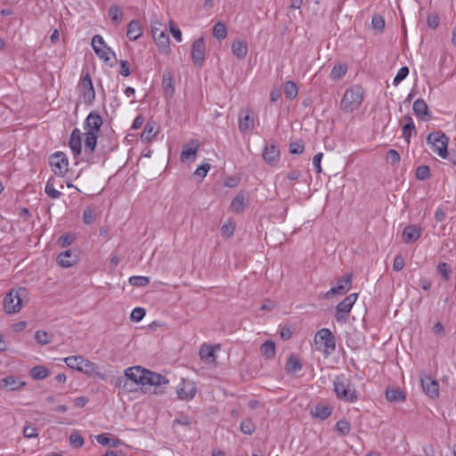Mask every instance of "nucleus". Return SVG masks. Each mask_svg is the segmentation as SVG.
<instances>
[{
    "label": "nucleus",
    "mask_w": 456,
    "mask_h": 456,
    "mask_svg": "<svg viewBox=\"0 0 456 456\" xmlns=\"http://www.w3.org/2000/svg\"><path fill=\"white\" fill-rule=\"evenodd\" d=\"M146 369L142 368L141 366H134L126 369L125 373L127 377L128 382L132 381L136 385H142L144 381Z\"/></svg>",
    "instance_id": "5701e85b"
},
{
    "label": "nucleus",
    "mask_w": 456,
    "mask_h": 456,
    "mask_svg": "<svg viewBox=\"0 0 456 456\" xmlns=\"http://www.w3.org/2000/svg\"><path fill=\"white\" fill-rule=\"evenodd\" d=\"M162 86H163V90H164V93L166 95H169V96L173 95V94L175 92V88H174V85H173L172 77L164 75L163 80H162Z\"/></svg>",
    "instance_id": "49530a36"
},
{
    "label": "nucleus",
    "mask_w": 456,
    "mask_h": 456,
    "mask_svg": "<svg viewBox=\"0 0 456 456\" xmlns=\"http://www.w3.org/2000/svg\"><path fill=\"white\" fill-rule=\"evenodd\" d=\"M162 24L154 22L151 24V34L159 47L167 50L169 48V37L164 30L160 29Z\"/></svg>",
    "instance_id": "dca6fc26"
},
{
    "label": "nucleus",
    "mask_w": 456,
    "mask_h": 456,
    "mask_svg": "<svg viewBox=\"0 0 456 456\" xmlns=\"http://www.w3.org/2000/svg\"><path fill=\"white\" fill-rule=\"evenodd\" d=\"M102 125V117L95 112H90L85 120V129L86 132L97 134Z\"/></svg>",
    "instance_id": "b1692460"
},
{
    "label": "nucleus",
    "mask_w": 456,
    "mask_h": 456,
    "mask_svg": "<svg viewBox=\"0 0 456 456\" xmlns=\"http://www.w3.org/2000/svg\"><path fill=\"white\" fill-rule=\"evenodd\" d=\"M353 274L347 273L338 279L337 285L330 288L324 295L325 299H330L335 295H345L352 287Z\"/></svg>",
    "instance_id": "6e6552de"
},
{
    "label": "nucleus",
    "mask_w": 456,
    "mask_h": 456,
    "mask_svg": "<svg viewBox=\"0 0 456 456\" xmlns=\"http://www.w3.org/2000/svg\"><path fill=\"white\" fill-rule=\"evenodd\" d=\"M73 157L77 159L82 153V133L78 128L72 130L69 142Z\"/></svg>",
    "instance_id": "6ab92c4d"
},
{
    "label": "nucleus",
    "mask_w": 456,
    "mask_h": 456,
    "mask_svg": "<svg viewBox=\"0 0 456 456\" xmlns=\"http://www.w3.org/2000/svg\"><path fill=\"white\" fill-rule=\"evenodd\" d=\"M56 261L60 266L69 268L77 263L78 256L76 250L67 249L57 256Z\"/></svg>",
    "instance_id": "a211bd4d"
},
{
    "label": "nucleus",
    "mask_w": 456,
    "mask_h": 456,
    "mask_svg": "<svg viewBox=\"0 0 456 456\" xmlns=\"http://www.w3.org/2000/svg\"><path fill=\"white\" fill-rule=\"evenodd\" d=\"M333 391L340 401L349 403L358 401V393L354 384L344 375L336 377L333 381Z\"/></svg>",
    "instance_id": "f257e3e1"
},
{
    "label": "nucleus",
    "mask_w": 456,
    "mask_h": 456,
    "mask_svg": "<svg viewBox=\"0 0 456 456\" xmlns=\"http://www.w3.org/2000/svg\"><path fill=\"white\" fill-rule=\"evenodd\" d=\"M79 86L84 103L91 105L95 99V91L88 72L82 76Z\"/></svg>",
    "instance_id": "9b49d317"
},
{
    "label": "nucleus",
    "mask_w": 456,
    "mask_h": 456,
    "mask_svg": "<svg viewBox=\"0 0 456 456\" xmlns=\"http://www.w3.org/2000/svg\"><path fill=\"white\" fill-rule=\"evenodd\" d=\"M26 383L14 376H8L0 379V387L12 391L19 390L24 387Z\"/></svg>",
    "instance_id": "a878e982"
},
{
    "label": "nucleus",
    "mask_w": 456,
    "mask_h": 456,
    "mask_svg": "<svg viewBox=\"0 0 456 456\" xmlns=\"http://www.w3.org/2000/svg\"><path fill=\"white\" fill-rule=\"evenodd\" d=\"M420 235L421 228L414 224H410L404 228L402 236L403 240L405 243L410 244L417 241L419 239Z\"/></svg>",
    "instance_id": "393cba45"
},
{
    "label": "nucleus",
    "mask_w": 456,
    "mask_h": 456,
    "mask_svg": "<svg viewBox=\"0 0 456 456\" xmlns=\"http://www.w3.org/2000/svg\"><path fill=\"white\" fill-rule=\"evenodd\" d=\"M129 283L134 287H145L150 283V278L147 276H132L129 278Z\"/></svg>",
    "instance_id": "de8ad7c7"
},
{
    "label": "nucleus",
    "mask_w": 456,
    "mask_h": 456,
    "mask_svg": "<svg viewBox=\"0 0 456 456\" xmlns=\"http://www.w3.org/2000/svg\"><path fill=\"white\" fill-rule=\"evenodd\" d=\"M115 387L122 388L126 391H132V388L129 387V382L126 374L116 379Z\"/></svg>",
    "instance_id": "13d9d810"
},
{
    "label": "nucleus",
    "mask_w": 456,
    "mask_h": 456,
    "mask_svg": "<svg viewBox=\"0 0 456 456\" xmlns=\"http://www.w3.org/2000/svg\"><path fill=\"white\" fill-rule=\"evenodd\" d=\"M169 380L159 373L146 370L144 375L143 386L149 385L154 387V394L160 395L164 393V386H167Z\"/></svg>",
    "instance_id": "1a4fd4ad"
},
{
    "label": "nucleus",
    "mask_w": 456,
    "mask_h": 456,
    "mask_svg": "<svg viewBox=\"0 0 456 456\" xmlns=\"http://www.w3.org/2000/svg\"><path fill=\"white\" fill-rule=\"evenodd\" d=\"M123 10L118 4H112L109 9V16L115 25H119L123 19Z\"/></svg>",
    "instance_id": "72a5a7b5"
},
{
    "label": "nucleus",
    "mask_w": 456,
    "mask_h": 456,
    "mask_svg": "<svg viewBox=\"0 0 456 456\" xmlns=\"http://www.w3.org/2000/svg\"><path fill=\"white\" fill-rule=\"evenodd\" d=\"M386 159L392 165H397L400 162V154L395 150H389L387 152Z\"/></svg>",
    "instance_id": "680f3d73"
},
{
    "label": "nucleus",
    "mask_w": 456,
    "mask_h": 456,
    "mask_svg": "<svg viewBox=\"0 0 456 456\" xmlns=\"http://www.w3.org/2000/svg\"><path fill=\"white\" fill-rule=\"evenodd\" d=\"M284 93L290 100L296 98L298 94L297 85L293 81H287L284 85Z\"/></svg>",
    "instance_id": "37998d69"
},
{
    "label": "nucleus",
    "mask_w": 456,
    "mask_h": 456,
    "mask_svg": "<svg viewBox=\"0 0 456 456\" xmlns=\"http://www.w3.org/2000/svg\"><path fill=\"white\" fill-rule=\"evenodd\" d=\"M427 142L431 145L432 151L443 159L448 156L447 147L449 138L442 132H433L428 135Z\"/></svg>",
    "instance_id": "423d86ee"
},
{
    "label": "nucleus",
    "mask_w": 456,
    "mask_h": 456,
    "mask_svg": "<svg viewBox=\"0 0 456 456\" xmlns=\"http://www.w3.org/2000/svg\"><path fill=\"white\" fill-rule=\"evenodd\" d=\"M334 430L340 436H347L351 431V424L347 419H341L336 423Z\"/></svg>",
    "instance_id": "e433bc0d"
},
{
    "label": "nucleus",
    "mask_w": 456,
    "mask_h": 456,
    "mask_svg": "<svg viewBox=\"0 0 456 456\" xmlns=\"http://www.w3.org/2000/svg\"><path fill=\"white\" fill-rule=\"evenodd\" d=\"M196 384L189 379H182L176 387L177 397L183 401L192 400L196 395Z\"/></svg>",
    "instance_id": "ddd939ff"
},
{
    "label": "nucleus",
    "mask_w": 456,
    "mask_h": 456,
    "mask_svg": "<svg viewBox=\"0 0 456 456\" xmlns=\"http://www.w3.org/2000/svg\"><path fill=\"white\" fill-rule=\"evenodd\" d=\"M232 53L240 60H243L248 53V45L246 42L237 39L232 44Z\"/></svg>",
    "instance_id": "cd10ccee"
},
{
    "label": "nucleus",
    "mask_w": 456,
    "mask_h": 456,
    "mask_svg": "<svg viewBox=\"0 0 456 456\" xmlns=\"http://www.w3.org/2000/svg\"><path fill=\"white\" fill-rule=\"evenodd\" d=\"M304 149L305 146L302 141L293 142L289 144V152L291 154H301Z\"/></svg>",
    "instance_id": "e2e57ef3"
},
{
    "label": "nucleus",
    "mask_w": 456,
    "mask_h": 456,
    "mask_svg": "<svg viewBox=\"0 0 456 456\" xmlns=\"http://www.w3.org/2000/svg\"><path fill=\"white\" fill-rule=\"evenodd\" d=\"M119 64L118 73L123 77H128L131 74L129 62L127 61H120Z\"/></svg>",
    "instance_id": "338daca9"
},
{
    "label": "nucleus",
    "mask_w": 456,
    "mask_h": 456,
    "mask_svg": "<svg viewBox=\"0 0 456 456\" xmlns=\"http://www.w3.org/2000/svg\"><path fill=\"white\" fill-rule=\"evenodd\" d=\"M97 143V134L93 132L85 133V159L90 161L93 158V153L95 151Z\"/></svg>",
    "instance_id": "aec40b11"
},
{
    "label": "nucleus",
    "mask_w": 456,
    "mask_h": 456,
    "mask_svg": "<svg viewBox=\"0 0 456 456\" xmlns=\"http://www.w3.org/2000/svg\"><path fill=\"white\" fill-rule=\"evenodd\" d=\"M145 315V310L142 307H135L131 313V319L134 322H140Z\"/></svg>",
    "instance_id": "0e129e2a"
},
{
    "label": "nucleus",
    "mask_w": 456,
    "mask_h": 456,
    "mask_svg": "<svg viewBox=\"0 0 456 456\" xmlns=\"http://www.w3.org/2000/svg\"><path fill=\"white\" fill-rule=\"evenodd\" d=\"M156 133L154 132V126L150 123H147L143 128L141 138L142 141H150L153 136H155Z\"/></svg>",
    "instance_id": "864d4df0"
},
{
    "label": "nucleus",
    "mask_w": 456,
    "mask_h": 456,
    "mask_svg": "<svg viewBox=\"0 0 456 456\" xmlns=\"http://www.w3.org/2000/svg\"><path fill=\"white\" fill-rule=\"evenodd\" d=\"M371 25L374 29L382 31L385 28V20L381 15L376 14L372 17Z\"/></svg>",
    "instance_id": "bf43d9fd"
},
{
    "label": "nucleus",
    "mask_w": 456,
    "mask_h": 456,
    "mask_svg": "<svg viewBox=\"0 0 456 456\" xmlns=\"http://www.w3.org/2000/svg\"><path fill=\"white\" fill-rule=\"evenodd\" d=\"M405 124L403 126V137L404 141L409 143L410 138L413 133H416L415 125L412 118L410 115H405L403 117Z\"/></svg>",
    "instance_id": "c756f323"
},
{
    "label": "nucleus",
    "mask_w": 456,
    "mask_h": 456,
    "mask_svg": "<svg viewBox=\"0 0 456 456\" xmlns=\"http://www.w3.org/2000/svg\"><path fill=\"white\" fill-rule=\"evenodd\" d=\"M412 110L414 114L423 121H428L431 118V112L423 99H417L413 102Z\"/></svg>",
    "instance_id": "412c9836"
},
{
    "label": "nucleus",
    "mask_w": 456,
    "mask_h": 456,
    "mask_svg": "<svg viewBox=\"0 0 456 456\" xmlns=\"http://www.w3.org/2000/svg\"><path fill=\"white\" fill-rule=\"evenodd\" d=\"M64 362L70 369L88 376L95 375L102 379H105L104 375L99 371V367L95 362L85 359L81 355L68 356L64 359Z\"/></svg>",
    "instance_id": "f03ea898"
},
{
    "label": "nucleus",
    "mask_w": 456,
    "mask_h": 456,
    "mask_svg": "<svg viewBox=\"0 0 456 456\" xmlns=\"http://www.w3.org/2000/svg\"><path fill=\"white\" fill-rule=\"evenodd\" d=\"M209 169L210 165L208 163H205L198 167V168L194 171L193 175L204 178L207 175Z\"/></svg>",
    "instance_id": "69168bd1"
},
{
    "label": "nucleus",
    "mask_w": 456,
    "mask_h": 456,
    "mask_svg": "<svg viewBox=\"0 0 456 456\" xmlns=\"http://www.w3.org/2000/svg\"><path fill=\"white\" fill-rule=\"evenodd\" d=\"M206 45L203 37L195 40L191 45V59L194 65L201 67L205 60Z\"/></svg>",
    "instance_id": "4468645a"
},
{
    "label": "nucleus",
    "mask_w": 456,
    "mask_h": 456,
    "mask_svg": "<svg viewBox=\"0 0 456 456\" xmlns=\"http://www.w3.org/2000/svg\"><path fill=\"white\" fill-rule=\"evenodd\" d=\"M96 441L101 445H110L112 447H117L121 444V441L118 438L111 439L107 436L106 434H100L96 436Z\"/></svg>",
    "instance_id": "58836bf2"
},
{
    "label": "nucleus",
    "mask_w": 456,
    "mask_h": 456,
    "mask_svg": "<svg viewBox=\"0 0 456 456\" xmlns=\"http://www.w3.org/2000/svg\"><path fill=\"white\" fill-rule=\"evenodd\" d=\"M256 429L255 424L251 419H247L240 423V431L246 435H252Z\"/></svg>",
    "instance_id": "3c124183"
},
{
    "label": "nucleus",
    "mask_w": 456,
    "mask_h": 456,
    "mask_svg": "<svg viewBox=\"0 0 456 456\" xmlns=\"http://www.w3.org/2000/svg\"><path fill=\"white\" fill-rule=\"evenodd\" d=\"M213 36L218 40H224L227 36V29L223 22H217L213 28Z\"/></svg>",
    "instance_id": "79ce46f5"
},
{
    "label": "nucleus",
    "mask_w": 456,
    "mask_h": 456,
    "mask_svg": "<svg viewBox=\"0 0 456 456\" xmlns=\"http://www.w3.org/2000/svg\"><path fill=\"white\" fill-rule=\"evenodd\" d=\"M50 165L55 175L64 176L68 171L69 160L65 153L57 151L50 157Z\"/></svg>",
    "instance_id": "f8f14e48"
},
{
    "label": "nucleus",
    "mask_w": 456,
    "mask_h": 456,
    "mask_svg": "<svg viewBox=\"0 0 456 456\" xmlns=\"http://www.w3.org/2000/svg\"><path fill=\"white\" fill-rule=\"evenodd\" d=\"M245 207V198L243 195H237L231 203V208L233 212H242Z\"/></svg>",
    "instance_id": "c03bdc74"
},
{
    "label": "nucleus",
    "mask_w": 456,
    "mask_h": 456,
    "mask_svg": "<svg viewBox=\"0 0 456 456\" xmlns=\"http://www.w3.org/2000/svg\"><path fill=\"white\" fill-rule=\"evenodd\" d=\"M420 384L424 393L431 399H436L439 396V385L438 382L431 378L429 375H423L420 378Z\"/></svg>",
    "instance_id": "2eb2a0df"
},
{
    "label": "nucleus",
    "mask_w": 456,
    "mask_h": 456,
    "mask_svg": "<svg viewBox=\"0 0 456 456\" xmlns=\"http://www.w3.org/2000/svg\"><path fill=\"white\" fill-rule=\"evenodd\" d=\"M317 349L322 351L325 356L331 354L336 349V339L332 332L327 329H321L314 337Z\"/></svg>",
    "instance_id": "39448f33"
},
{
    "label": "nucleus",
    "mask_w": 456,
    "mask_h": 456,
    "mask_svg": "<svg viewBox=\"0 0 456 456\" xmlns=\"http://www.w3.org/2000/svg\"><path fill=\"white\" fill-rule=\"evenodd\" d=\"M347 71V66L346 64H337L335 65L330 71V77L333 80L341 79Z\"/></svg>",
    "instance_id": "ea45409f"
},
{
    "label": "nucleus",
    "mask_w": 456,
    "mask_h": 456,
    "mask_svg": "<svg viewBox=\"0 0 456 456\" xmlns=\"http://www.w3.org/2000/svg\"><path fill=\"white\" fill-rule=\"evenodd\" d=\"M261 354L266 359H272L275 355V344L272 340L265 341L261 346Z\"/></svg>",
    "instance_id": "4c0bfd02"
},
{
    "label": "nucleus",
    "mask_w": 456,
    "mask_h": 456,
    "mask_svg": "<svg viewBox=\"0 0 456 456\" xmlns=\"http://www.w3.org/2000/svg\"><path fill=\"white\" fill-rule=\"evenodd\" d=\"M35 339L39 345L45 346L52 342L53 335L45 330H37L35 334Z\"/></svg>",
    "instance_id": "a18cd8bd"
},
{
    "label": "nucleus",
    "mask_w": 456,
    "mask_h": 456,
    "mask_svg": "<svg viewBox=\"0 0 456 456\" xmlns=\"http://www.w3.org/2000/svg\"><path fill=\"white\" fill-rule=\"evenodd\" d=\"M331 413L332 407L323 403L316 404L314 409L312 411L313 416L322 420L328 419Z\"/></svg>",
    "instance_id": "c85d7f7f"
},
{
    "label": "nucleus",
    "mask_w": 456,
    "mask_h": 456,
    "mask_svg": "<svg viewBox=\"0 0 456 456\" xmlns=\"http://www.w3.org/2000/svg\"><path fill=\"white\" fill-rule=\"evenodd\" d=\"M69 443L73 448H80L84 445L85 440L77 431H74L69 436Z\"/></svg>",
    "instance_id": "09e8293b"
},
{
    "label": "nucleus",
    "mask_w": 456,
    "mask_h": 456,
    "mask_svg": "<svg viewBox=\"0 0 456 456\" xmlns=\"http://www.w3.org/2000/svg\"><path fill=\"white\" fill-rule=\"evenodd\" d=\"M263 159L269 165H275L280 159V150L274 143H265L263 151Z\"/></svg>",
    "instance_id": "4be33fe9"
},
{
    "label": "nucleus",
    "mask_w": 456,
    "mask_h": 456,
    "mask_svg": "<svg viewBox=\"0 0 456 456\" xmlns=\"http://www.w3.org/2000/svg\"><path fill=\"white\" fill-rule=\"evenodd\" d=\"M74 240L73 234L64 233L57 240V244L61 247H68L73 243Z\"/></svg>",
    "instance_id": "5fc2aeb1"
},
{
    "label": "nucleus",
    "mask_w": 456,
    "mask_h": 456,
    "mask_svg": "<svg viewBox=\"0 0 456 456\" xmlns=\"http://www.w3.org/2000/svg\"><path fill=\"white\" fill-rule=\"evenodd\" d=\"M404 267V258L401 255H397L393 263V269L396 272L401 271Z\"/></svg>",
    "instance_id": "774afa93"
},
{
    "label": "nucleus",
    "mask_w": 456,
    "mask_h": 456,
    "mask_svg": "<svg viewBox=\"0 0 456 456\" xmlns=\"http://www.w3.org/2000/svg\"><path fill=\"white\" fill-rule=\"evenodd\" d=\"M437 272L445 281H450L451 269L448 264L443 262L437 265Z\"/></svg>",
    "instance_id": "603ef678"
},
{
    "label": "nucleus",
    "mask_w": 456,
    "mask_h": 456,
    "mask_svg": "<svg viewBox=\"0 0 456 456\" xmlns=\"http://www.w3.org/2000/svg\"><path fill=\"white\" fill-rule=\"evenodd\" d=\"M363 100V89L354 86L346 90L341 100V109L346 112H352L359 108Z\"/></svg>",
    "instance_id": "7ed1b4c3"
},
{
    "label": "nucleus",
    "mask_w": 456,
    "mask_h": 456,
    "mask_svg": "<svg viewBox=\"0 0 456 456\" xmlns=\"http://www.w3.org/2000/svg\"><path fill=\"white\" fill-rule=\"evenodd\" d=\"M45 193L52 199H59L61 195V191H59L54 187V180L53 178L48 179L45 187Z\"/></svg>",
    "instance_id": "a19ab883"
},
{
    "label": "nucleus",
    "mask_w": 456,
    "mask_h": 456,
    "mask_svg": "<svg viewBox=\"0 0 456 456\" xmlns=\"http://www.w3.org/2000/svg\"><path fill=\"white\" fill-rule=\"evenodd\" d=\"M95 220L94 208L88 207L84 210L83 222L86 224H91Z\"/></svg>",
    "instance_id": "6e6d98bb"
},
{
    "label": "nucleus",
    "mask_w": 456,
    "mask_h": 456,
    "mask_svg": "<svg viewBox=\"0 0 456 456\" xmlns=\"http://www.w3.org/2000/svg\"><path fill=\"white\" fill-rule=\"evenodd\" d=\"M358 298L357 293H352L346 296L341 302L336 306L335 318L338 322L344 323L347 321L348 315L352 310L353 305Z\"/></svg>",
    "instance_id": "0eeeda50"
},
{
    "label": "nucleus",
    "mask_w": 456,
    "mask_h": 456,
    "mask_svg": "<svg viewBox=\"0 0 456 456\" xmlns=\"http://www.w3.org/2000/svg\"><path fill=\"white\" fill-rule=\"evenodd\" d=\"M200 359L208 363H214L216 362L215 347L208 345L201 346L200 349Z\"/></svg>",
    "instance_id": "7c9ffc66"
},
{
    "label": "nucleus",
    "mask_w": 456,
    "mask_h": 456,
    "mask_svg": "<svg viewBox=\"0 0 456 456\" xmlns=\"http://www.w3.org/2000/svg\"><path fill=\"white\" fill-rule=\"evenodd\" d=\"M142 34L141 23L137 20H132L127 25L126 36L132 40H137Z\"/></svg>",
    "instance_id": "bb28decb"
},
{
    "label": "nucleus",
    "mask_w": 456,
    "mask_h": 456,
    "mask_svg": "<svg viewBox=\"0 0 456 456\" xmlns=\"http://www.w3.org/2000/svg\"><path fill=\"white\" fill-rule=\"evenodd\" d=\"M199 146L198 142H193V146L184 145L181 152V160L185 162L191 158H195Z\"/></svg>",
    "instance_id": "473e14b6"
},
{
    "label": "nucleus",
    "mask_w": 456,
    "mask_h": 456,
    "mask_svg": "<svg viewBox=\"0 0 456 456\" xmlns=\"http://www.w3.org/2000/svg\"><path fill=\"white\" fill-rule=\"evenodd\" d=\"M27 295L24 288L12 289L4 297V310L8 314H17L22 306V297Z\"/></svg>",
    "instance_id": "20e7f679"
},
{
    "label": "nucleus",
    "mask_w": 456,
    "mask_h": 456,
    "mask_svg": "<svg viewBox=\"0 0 456 456\" xmlns=\"http://www.w3.org/2000/svg\"><path fill=\"white\" fill-rule=\"evenodd\" d=\"M386 397L388 402H403L405 395L398 388H387L386 391Z\"/></svg>",
    "instance_id": "c9c22d12"
},
{
    "label": "nucleus",
    "mask_w": 456,
    "mask_h": 456,
    "mask_svg": "<svg viewBox=\"0 0 456 456\" xmlns=\"http://www.w3.org/2000/svg\"><path fill=\"white\" fill-rule=\"evenodd\" d=\"M23 436L26 438H36L38 436L37 428L31 424H28L23 428Z\"/></svg>",
    "instance_id": "052dcab7"
},
{
    "label": "nucleus",
    "mask_w": 456,
    "mask_h": 456,
    "mask_svg": "<svg viewBox=\"0 0 456 456\" xmlns=\"http://www.w3.org/2000/svg\"><path fill=\"white\" fill-rule=\"evenodd\" d=\"M254 129V118L249 109L241 110L239 113V130L247 133Z\"/></svg>",
    "instance_id": "f3484780"
},
{
    "label": "nucleus",
    "mask_w": 456,
    "mask_h": 456,
    "mask_svg": "<svg viewBox=\"0 0 456 456\" xmlns=\"http://www.w3.org/2000/svg\"><path fill=\"white\" fill-rule=\"evenodd\" d=\"M408 75H409V68L408 67L403 66V67L400 68L399 70L397 71L395 77H394L393 85L395 86H398L403 79H405L407 77Z\"/></svg>",
    "instance_id": "8fccbe9b"
},
{
    "label": "nucleus",
    "mask_w": 456,
    "mask_h": 456,
    "mask_svg": "<svg viewBox=\"0 0 456 456\" xmlns=\"http://www.w3.org/2000/svg\"><path fill=\"white\" fill-rule=\"evenodd\" d=\"M50 372L47 368L37 365L30 370V376L35 380H42L49 376Z\"/></svg>",
    "instance_id": "f704fd0d"
},
{
    "label": "nucleus",
    "mask_w": 456,
    "mask_h": 456,
    "mask_svg": "<svg viewBox=\"0 0 456 456\" xmlns=\"http://www.w3.org/2000/svg\"><path fill=\"white\" fill-rule=\"evenodd\" d=\"M92 47L96 55L105 62L110 61V55L116 57L115 53L105 44L103 37L100 35L93 37Z\"/></svg>",
    "instance_id": "9d476101"
},
{
    "label": "nucleus",
    "mask_w": 456,
    "mask_h": 456,
    "mask_svg": "<svg viewBox=\"0 0 456 456\" xmlns=\"http://www.w3.org/2000/svg\"><path fill=\"white\" fill-rule=\"evenodd\" d=\"M300 359L295 354H291L286 363V370L288 373H296L302 370Z\"/></svg>",
    "instance_id": "2f4dec72"
},
{
    "label": "nucleus",
    "mask_w": 456,
    "mask_h": 456,
    "mask_svg": "<svg viewBox=\"0 0 456 456\" xmlns=\"http://www.w3.org/2000/svg\"><path fill=\"white\" fill-rule=\"evenodd\" d=\"M430 176V169L428 166H420L416 170V178L424 181Z\"/></svg>",
    "instance_id": "4d7b16f0"
}]
</instances>
